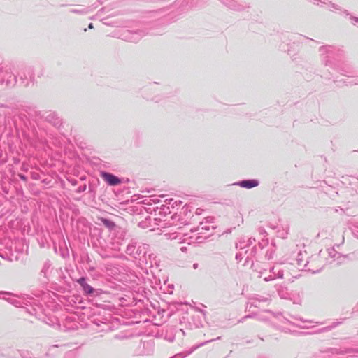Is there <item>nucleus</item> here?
<instances>
[{"mask_svg":"<svg viewBox=\"0 0 358 358\" xmlns=\"http://www.w3.org/2000/svg\"><path fill=\"white\" fill-rule=\"evenodd\" d=\"M20 178H21L22 179H23V180H25V177H24V176H22V175H21V176H20Z\"/></svg>","mask_w":358,"mask_h":358,"instance_id":"8","label":"nucleus"},{"mask_svg":"<svg viewBox=\"0 0 358 358\" xmlns=\"http://www.w3.org/2000/svg\"><path fill=\"white\" fill-rule=\"evenodd\" d=\"M101 176L110 185H116L120 183V180L111 173H103Z\"/></svg>","mask_w":358,"mask_h":358,"instance_id":"1","label":"nucleus"},{"mask_svg":"<svg viewBox=\"0 0 358 358\" xmlns=\"http://www.w3.org/2000/svg\"><path fill=\"white\" fill-rule=\"evenodd\" d=\"M83 289L85 293L89 294H92L93 291H94L92 287L88 284L84 285V287H83Z\"/></svg>","mask_w":358,"mask_h":358,"instance_id":"4","label":"nucleus"},{"mask_svg":"<svg viewBox=\"0 0 358 358\" xmlns=\"http://www.w3.org/2000/svg\"><path fill=\"white\" fill-rule=\"evenodd\" d=\"M301 323L297 324V325L301 327V328H309L310 327H313V322L308 320H302V319H301Z\"/></svg>","mask_w":358,"mask_h":358,"instance_id":"3","label":"nucleus"},{"mask_svg":"<svg viewBox=\"0 0 358 358\" xmlns=\"http://www.w3.org/2000/svg\"><path fill=\"white\" fill-rule=\"evenodd\" d=\"M241 186L248 189L255 187L258 185V182L255 180H243L241 182Z\"/></svg>","mask_w":358,"mask_h":358,"instance_id":"2","label":"nucleus"},{"mask_svg":"<svg viewBox=\"0 0 358 358\" xmlns=\"http://www.w3.org/2000/svg\"><path fill=\"white\" fill-rule=\"evenodd\" d=\"M89 28H90V29H93V28H94V26H93V24H92V23H90V24H89Z\"/></svg>","mask_w":358,"mask_h":358,"instance_id":"7","label":"nucleus"},{"mask_svg":"<svg viewBox=\"0 0 358 358\" xmlns=\"http://www.w3.org/2000/svg\"><path fill=\"white\" fill-rule=\"evenodd\" d=\"M78 283L83 287H84V285H86L87 283L85 282V278H80L78 280Z\"/></svg>","mask_w":358,"mask_h":358,"instance_id":"6","label":"nucleus"},{"mask_svg":"<svg viewBox=\"0 0 358 358\" xmlns=\"http://www.w3.org/2000/svg\"><path fill=\"white\" fill-rule=\"evenodd\" d=\"M102 222L106 227H111L115 225L113 222H112L110 220H106V219H102Z\"/></svg>","mask_w":358,"mask_h":358,"instance_id":"5","label":"nucleus"}]
</instances>
